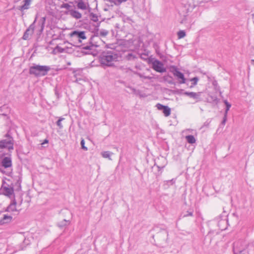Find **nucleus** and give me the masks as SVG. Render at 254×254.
Masks as SVG:
<instances>
[{
	"label": "nucleus",
	"mask_w": 254,
	"mask_h": 254,
	"mask_svg": "<svg viewBox=\"0 0 254 254\" xmlns=\"http://www.w3.org/2000/svg\"><path fill=\"white\" fill-rule=\"evenodd\" d=\"M167 183H171V184H174V182H175V181H174V180H173V179L171 180L167 181Z\"/></svg>",
	"instance_id": "f704fd0d"
},
{
	"label": "nucleus",
	"mask_w": 254,
	"mask_h": 254,
	"mask_svg": "<svg viewBox=\"0 0 254 254\" xmlns=\"http://www.w3.org/2000/svg\"><path fill=\"white\" fill-rule=\"evenodd\" d=\"M50 70V67L47 65H40L34 64L29 68V73L36 77L46 75Z\"/></svg>",
	"instance_id": "f03ea898"
},
{
	"label": "nucleus",
	"mask_w": 254,
	"mask_h": 254,
	"mask_svg": "<svg viewBox=\"0 0 254 254\" xmlns=\"http://www.w3.org/2000/svg\"><path fill=\"white\" fill-rule=\"evenodd\" d=\"M64 120V118L60 117L58 121L57 122V125L60 128H63V126L62 124V121Z\"/></svg>",
	"instance_id": "393cba45"
},
{
	"label": "nucleus",
	"mask_w": 254,
	"mask_h": 254,
	"mask_svg": "<svg viewBox=\"0 0 254 254\" xmlns=\"http://www.w3.org/2000/svg\"><path fill=\"white\" fill-rule=\"evenodd\" d=\"M45 21V18L44 17L43 19V21H42V30H43V29L44 28V25Z\"/></svg>",
	"instance_id": "72a5a7b5"
},
{
	"label": "nucleus",
	"mask_w": 254,
	"mask_h": 254,
	"mask_svg": "<svg viewBox=\"0 0 254 254\" xmlns=\"http://www.w3.org/2000/svg\"><path fill=\"white\" fill-rule=\"evenodd\" d=\"M104 0L107 1V2H110L111 6H113V4L116 5V0Z\"/></svg>",
	"instance_id": "7c9ffc66"
},
{
	"label": "nucleus",
	"mask_w": 254,
	"mask_h": 254,
	"mask_svg": "<svg viewBox=\"0 0 254 254\" xmlns=\"http://www.w3.org/2000/svg\"><path fill=\"white\" fill-rule=\"evenodd\" d=\"M64 0H63V2L60 3L59 7L61 8L67 9L68 11L65 12L66 14L70 15L72 17L76 19H80L82 17L81 13L77 10L71 9V6L68 3H64Z\"/></svg>",
	"instance_id": "7ed1b4c3"
},
{
	"label": "nucleus",
	"mask_w": 254,
	"mask_h": 254,
	"mask_svg": "<svg viewBox=\"0 0 254 254\" xmlns=\"http://www.w3.org/2000/svg\"><path fill=\"white\" fill-rule=\"evenodd\" d=\"M90 17H91V19L94 22H96L98 20L97 16L93 13H91Z\"/></svg>",
	"instance_id": "cd10ccee"
},
{
	"label": "nucleus",
	"mask_w": 254,
	"mask_h": 254,
	"mask_svg": "<svg viewBox=\"0 0 254 254\" xmlns=\"http://www.w3.org/2000/svg\"><path fill=\"white\" fill-rule=\"evenodd\" d=\"M112 154H113V153L110 151H103L101 153V155L103 158H108L110 160H112L111 158Z\"/></svg>",
	"instance_id": "aec40b11"
},
{
	"label": "nucleus",
	"mask_w": 254,
	"mask_h": 254,
	"mask_svg": "<svg viewBox=\"0 0 254 254\" xmlns=\"http://www.w3.org/2000/svg\"><path fill=\"white\" fill-rule=\"evenodd\" d=\"M81 148L84 150H87V148L85 146V141L83 139H82L80 142Z\"/></svg>",
	"instance_id": "c85d7f7f"
},
{
	"label": "nucleus",
	"mask_w": 254,
	"mask_h": 254,
	"mask_svg": "<svg viewBox=\"0 0 254 254\" xmlns=\"http://www.w3.org/2000/svg\"><path fill=\"white\" fill-rule=\"evenodd\" d=\"M166 106H164L161 104H159V103H158L157 105H156V107L157 108V109L159 110H163V109L165 108Z\"/></svg>",
	"instance_id": "c756f323"
},
{
	"label": "nucleus",
	"mask_w": 254,
	"mask_h": 254,
	"mask_svg": "<svg viewBox=\"0 0 254 254\" xmlns=\"http://www.w3.org/2000/svg\"><path fill=\"white\" fill-rule=\"evenodd\" d=\"M186 36V33L183 30H180L178 32V37L179 39H182Z\"/></svg>",
	"instance_id": "bb28decb"
},
{
	"label": "nucleus",
	"mask_w": 254,
	"mask_h": 254,
	"mask_svg": "<svg viewBox=\"0 0 254 254\" xmlns=\"http://www.w3.org/2000/svg\"><path fill=\"white\" fill-rule=\"evenodd\" d=\"M193 211L192 209H190L186 212H185L183 214V217H186L188 216H191L193 215Z\"/></svg>",
	"instance_id": "4be33fe9"
},
{
	"label": "nucleus",
	"mask_w": 254,
	"mask_h": 254,
	"mask_svg": "<svg viewBox=\"0 0 254 254\" xmlns=\"http://www.w3.org/2000/svg\"><path fill=\"white\" fill-rule=\"evenodd\" d=\"M24 4L21 5L19 9L21 11H23L29 8L32 0H23Z\"/></svg>",
	"instance_id": "4468645a"
},
{
	"label": "nucleus",
	"mask_w": 254,
	"mask_h": 254,
	"mask_svg": "<svg viewBox=\"0 0 254 254\" xmlns=\"http://www.w3.org/2000/svg\"><path fill=\"white\" fill-rule=\"evenodd\" d=\"M224 103L226 105V110H225V115H227L228 111L229 110L230 107H231V105L227 100L224 101Z\"/></svg>",
	"instance_id": "5701e85b"
},
{
	"label": "nucleus",
	"mask_w": 254,
	"mask_h": 254,
	"mask_svg": "<svg viewBox=\"0 0 254 254\" xmlns=\"http://www.w3.org/2000/svg\"><path fill=\"white\" fill-rule=\"evenodd\" d=\"M238 245V243H234V254H254V247L253 245H248L245 248H240Z\"/></svg>",
	"instance_id": "20e7f679"
},
{
	"label": "nucleus",
	"mask_w": 254,
	"mask_h": 254,
	"mask_svg": "<svg viewBox=\"0 0 254 254\" xmlns=\"http://www.w3.org/2000/svg\"><path fill=\"white\" fill-rule=\"evenodd\" d=\"M184 95L189 96V97L195 100L196 102L201 100V92H193L186 91L183 93Z\"/></svg>",
	"instance_id": "f8f14e48"
},
{
	"label": "nucleus",
	"mask_w": 254,
	"mask_h": 254,
	"mask_svg": "<svg viewBox=\"0 0 254 254\" xmlns=\"http://www.w3.org/2000/svg\"><path fill=\"white\" fill-rule=\"evenodd\" d=\"M70 36L74 40H77L79 43H81L87 39L86 33L84 31H73L70 33Z\"/></svg>",
	"instance_id": "0eeeda50"
},
{
	"label": "nucleus",
	"mask_w": 254,
	"mask_h": 254,
	"mask_svg": "<svg viewBox=\"0 0 254 254\" xmlns=\"http://www.w3.org/2000/svg\"><path fill=\"white\" fill-rule=\"evenodd\" d=\"M74 3L76 4L78 9L88 12L90 11V7L87 0H75Z\"/></svg>",
	"instance_id": "6e6552de"
},
{
	"label": "nucleus",
	"mask_w": 254,
	"mask_h": 254,
	"mask_svg": "<svg viewBox=\"0 0 254 254\" xmlns=\"http://www.w3.org/2000/svg\"><path fill=\"white\" fill-rule=\"evenodd\" d=\"M1 190L2 193L10 197L13 194L14 190L12 187L9 186L5 182H3L1 188Z\"/></svg>",
	"instance_id": "9d476101"
},
{
	"label": "nucleus",
	"mask_w": 254,
	"mask_h": 254,
	"mask_svg": "<svg viewBox=\"0 0 254 254\" xmlns=\"http://www.w3.org/2000/svg\"><path fill=\"white\" fill-rule=\"evenodd\" d=\"M48 142V140H47V139H45L44 141V142L43 143V144H44V143H47Z\"/></svg>",
	"instance_id": "c9c22d12"
},
{
	"label": "nucleus",
	"mask_w": 254,
	"mask_h": 254,
	"mask_svg": "<svg viewBox=\"0 0 254 254\" xmlns=\"http://www.w3.org/2000/svg\"><path fill=\"white\" fill-rule=\"evenodd\" d=\"M186 139L187 142L190 144L194 143L196 142V139L193 135H189L186 136Z\"/></svg>",
	"instance_id": "a211bd4d"
},
{
	"label": "nucleus",
	"mask_w": 254,
	"mask_h": 254,
	"mask_svg": "<svg viewBox=\"0 0 254 254\" xmlns=\"http://www.w3.org/2000/svg\"><path fill=\"white\" fill-rule=\"evenodd\" d=\"M163 113L166 117L169 116L171 114L170 108L166 106L163 110Z\"/></svg>",
	"instance_id": "412c9836"
},
{
	"label": "nucleus",
	"mask_w": 254,
	"mask_h": 254,
	"mask_svg": "<svg viewBox=\"0 0 254 254\" xmlns=\"http://www.w3.org/2000/svg\"><path fill=\"white\" fill-rule=\"evenodd\" d=\"M187 130H188V131H192V129H188Z\"/></svg>",
	"instance_id": "4c0bfd02"
},
{
	"label": "nucleus",
	"mask_w": 254,
	"mask_h": 254,
	"mask_svg": "<svg viewBox=\"0 0 254 254\" xmlns=\"http://www.w3.org/2000/svg\"><path fill=\"white\" fill-rule=\"evenodd\" d=\"M226 118H227V115H225V114H224V118H223V120L222 122V124L224 125L226 123Z\"/></svg>",
	"instance_id": "2f4dec72"
},
{
	"label": "nucleus",
	"mask_w": 254,
	"mask_h": 254,
	"mask_svg": "<svg viewBox=\"0 0 254 254\" xmlns=\"http://www.w3.org/2000/svg\"><path fill=\"white\" fill-rule=\"evenodd\" d=\"M12 217L6 214H4L2 218L0 220V223L2 224L8 223L11 222Z\"/></svg>",
	"instance_id": "dca6fc26"
},
{
	"label": "nucleus",
	"mask_w": 254,
	"mask_h": 254,
	"mask_svg": "<svg viewBox=\"0 0 254 254\" xmlns=\"http://www.w3.org/2000/svg\"><path fill=\"white\" fill-rule=\"evenodd\" d=\"M2 166L5 168L10 167L12 165L11 159L9 157H4L2 161Z\"/></svg>",
	"instance_id": "2eb2a0df"
},
{
	"label": "nucleus",
	"mask_w": 254,
	"mask_h": 254,
	"mask_svg": "<svg viewBox=\"0 0 254 254\" xmlns=\"http://www.w3.org/2000/svg\"><path fill=\"white\" fill-rule=\"evenodd\" d=\"M171 71L178 80H180L179 81L180 83L183 84L186 83V78H185L184 74L181 72L176 67L172 66L171 68Z\"/></svg>",
	"instance_id": "9b49d317"
},
{
	"label": "nucleus",
	"mask_w": 254,
	"mask_h": 254,
	"mask_svg": "<svg viewBox=\"0 0 254 254\" xmlns=\"http://www.w3.org/2000/svg\"><path fill=\"white\" fill-rule=\"evenodd\" d=\"M36 19L29 26L28 28L24 32V35L23 36V39L24 40H27L29 38V37L31 36L34 33V28H35V23L36 22Z\"/></svg>",
	"instance_id": "ddd939ff"
},
{
	"label": "nucleus",
	"mask_w": 254,
	"mask_h": 254,
	"mask_svg": "<svg viewBox=\"0 0 254 254\" xmlns=\"http://www.w3.org/2000/svg\"><path fill=\"white\" fill-rule=\"evenodd\" d=\"M124 21L125 22L127 21L129 22L131 21V19L129 17H126L124 18Z\"/></svg>",
	"instance_id": "473e14b6"
},
{
	"label": "nucleus",
	"mask_w": 254,
	"mask_h": 254,
	"mask_svg": "<svg viewBox=\"0 0 254 254\" xmlns=\"http://www.w3.org/2000/svg\"><path fill=\"white\" fill-rule=\"evenodd\" d=\"M148 64H151L152 68L156 71L159 73H163L166 71V68L163 64L159 60L153 58L148 59Z\"/></svg>",
	"instance_id": "39448f33"
},
{
	"label": "nucleus",
	"mask_w": 254,
	"mask_h": 254,
	"mask_svg": "<svg viewBox=\"0 0 254 254\" xmlns=\"http://www.w3.org/2000/svg\"><path fill=\"white\" fill-rule=\"evenodd\" d=\"M190 81L192 82V85L190 86V88L193 87L194 85H196L198 81V78L197 77H194L190 79Z\"/></svg>",
	"instance_id": "b1692460"
},
{
	"label": "nucleus",
	"mask_w": 254,
	"mask_h": 254,
	"mask_svg": "<svg viewBox=\"0 0 254 254\" xmlns=\"http://www.w3.org/2000/svg\"><path fill=\"white\" fill-rule=\"evenodd\" d=\"M69 224V221H67L65 219H64V220L61 221L59 224V226L60 227H64V226H66V225H68Z\"/></svg>",
	"instance_id": "a878e982"
},
{
	"label": "nucleus",
	"mask_w": 254,
	"mask_h": 254,
	"mask_svg": "<svg viewBox=\"0 0 254 254\" xmlns=\"http://www.w3.org/2000/svg\"><path fill=\"white\" fill-rule=\"evenodd\" d=\"M91 45H86L83 47V49L91 50L94 47H100L103 44V41L102 40L99 35L96 33L92 36L90 39Z\"/></svg>",
	"instance_id": "423d86ee"
},
{
	"label": "nucleus",
	"mask_w": 254,
	"mask_h": 254,
	"mask_svg": "<svg viewBox=\"0 0 254 254\" xmlns=\"http://www.w3.org/2000/svg\"><path fill=\"white\" fill-rule=\"evenodd\" d=\"M121 59L120 54L114 50H107L103 52L99 56V61L101 65L106 66H112L115 62Z\"/></svg>",
	"instance_id": "f257e3e1"
},
{
	"label": "nucleus",
	"mask_w": 254,
	"mask_h": 254,
	"mask_svg": "<svg viewBox=\"0 0 254 254\" xmlns=\"http://www.w3.org/2000/svg\"><path fill=\"white\" fill-rule=\"evenodd\" d=\"M252 63H254V59L251 60Z\"/></svg>",
	"instance_id": "e433bc0d"
},
{
	"label": "nucleus",
	"mask_w": 254,
	"mask_h": 254,
	"mask_svg": "<svg viewBox=\"0 0 254 254\" xmlns=\"http://www.w3.org/2000/svg\"><path fill=\"white\" fill-rule=\"evenodd\" d=\"M16 201L15 200L13 201L7 207V211H9V212H10V211L13 212V211H16Z\"/></svg>",
	"instance_id": "f3484780"
},
{
	"label": "nucleus",
	"mask_w": 254,
	"mask_h": 254,
	"mask_svg": "<svg viewBox=\"0 0 254 254\" xmlns=\"http://www.w3.org/2000/svg\"><path fill=\"white\" fill-rule=\"evenodd\" d=\"M0 148H7L9 151L13 149V140L11 137L0 141Z\"/></svg>",
	"instance_id": "1a4fd4ad"
},
{
	"label": "nucleus",
	"mask_w": 254,
	"mask_h": 254,
	"mask_svg": "<svg viewBox=\"0 0 254 254\" xmlns=\"http://www.w3.org/2000/svg\"><path fill=\"white\" fill-rule=\"evenodd\" d=\"M96 33L99 35V36L105 37L109 34V31L106 29H102L99 31L96 32Z\"/></svg>",
	"instance_id": "6ab92c4d"
}]
</instances>
